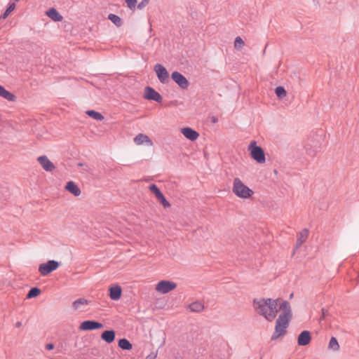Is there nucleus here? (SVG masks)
I'll return each mask as SVG.
<instances>
[{"mask_svg":"<svg viewBox=\"0 0 359 359\" xmlns=\"http://www.w3.org/2000/svg\"><path fill=\"white\" fill-rule=\"evenodd\" d=\"M15 3L9 4L5 12L1 15L0 19H6L8 16V15L15 9Z\"/></svg>","mask_w":359,"mask_h":359,"instance_id":"30","label":"nucleus"},{"mask_svg":"<svg viewBox=\"0 0 359 359\" xmlns=\"http://www.w3.org/2000/svg\"><path fill=\"white\" fill-rule=\"evenodd\" d=\"M21 325H22V323H21V322H20V321H18V322H17V323H15V327H21Z\"/></svg>","mask_w":359,"mask_h":359,"instance_id":"37","label":"nucleus"},{"mask_svg":"<svg viewBox=\"0 0 359 359\" xmlns=\"http://www.w3.org/2000/svg\"><path fill=\"white\" fill-rule=\"evenodd\" d=\"M144 98L147 100L155 101L158 103H161L163 102L162 96L150 86L144 88Z\"/></svg>","mask_w":359,"mask_h":359,"instance_id":"9","label":"nucleus"},{"mask_svg":"<svg viewBox=\"0 0 359 359\" xmlns=\"http://www.w3.org/2000/svg\"><path fill=\"white\" fill-rule=\"evenodd\" d=\"M275 93H276V95H277V97L280 99L283 98L287 95V92H286L285 89L284 88V87H283V86L276 87L275 89Z\"/></svg>","mask_w":359,"mask_h":359,"instance_id":"31","label":"nucleus"},{"mask_svg":"<svg viewBox=\"0 0 359 359\" xmlns=\"http://www.w3.org/2000/svg\"><path fill=\"white\" fill-rule=\"evenodd\" d=\"M177 287V284L170 280H161L156 286V290L161 294H167Z\"/></svg>","mask_w":359,"mask_h":359,"instance_id":"6","label":"nucleus"},{"mask_svg":"<svg viewBox=\"0 0 359 359\" xmlns=\"http://www.w3.org/2000/svg\"><path fill=\"white\" fill-rule=\"evenodd\" d=\"M84 165H84L83 163H79L77 164V166H78V167H83V166H84Z\"/></svg>","mask_w":359,"mask_h":359,"instance_id":"39","label":"nucleus"},{"mask_svg":"<svg viewBox=\"0 0 359 359\" xmlns=\"http://www.w3.org/2000/svg\"><path fill=\"white\" fill-rule=\"evenodd\" d=\"M108 19L110 21H111L118 27H121L123 25L122 19L119 16H118L114 13L109 14Z\"/></svg>","mask_w":359,"mask_h":359,"instance_id":"25","label":"nucleus"},{"mask_svg":"<svg viewBox=\"0 0 359 359\" xmlns=\"http://www.w3.org/2000/svg\"><path fill=\"white\" fill-rule=\"evenodd\" d=\"M309 142H312L313 144H310L309 142L306 143L305 145V149L307 155L313 157L316 156L317 152L318 151V149L320 147L319 142H314L313 140H309Z\"/></svg>","mask_w":359,"mask_h":359,"instance_id":"14","label":"nucleus"},{"mask_svg":"<svg viewBox=\"0 0 359 359\" xmlns=\"http://www.w3.org/2000/svg\"><path fill=\"white\" fill-rule=\"evenodd\" d=\"M103 327V324L100 322L88 320L80 324L79 329L83 331H91L102 329Z\"/></svg>","mask_w":359,"mask_h":359,"instance_id":"11","label":"nucleus"},{"mask_svg":"<svg viewBox=\"0 0 359 359\" xmlns=\"http://www.w3.org/2000/svg\"><path fill=\"white\" fill-rule=\"evenodd\" d=\"M311 341V332L308 330L302 331L297 337V344L299 346H305L310 344Z\"/></svg>","mask_w":359,"mask_h":359,"instance_id":"12","label":"nucleus"},{"mask_svg":"<svg viewBox=\"0 0 359 359\" xmlns=\"http://www.w3.org/2000/svg\"><path fill=\"white\" fill-rule=\"evenodd\" d=\"M309 236V230L307 229H304L301 231L298 235V238L297 239L296 243V249L299 248L308 238Z\"/></svg>","mask_w":359,"mask_h":359,"instance_id":"21","label":"nucleus"},{"mask_svg":"<svg viewBox=\"0 0 359 359\" xmlns=\"http://www.w3.org/2000/svg\"><path fill=\"white\" fill-rule=\"evenodd\" d=\"M134 142L136 144L140 145L144 143H146L149 145H152V141L151 139L146 135L140 133L135 136L134 138Z\"/></svg>","mask_w":359,"mask_h":359,"instance_id":"19","label":"nucleus"},{"mask_svg":"<svg viewBox=\"0 0 359 359\" xmlns=\"http://www.w3.org/2000/svg\"><path fill=\"white\" fill-rule=\"evenodd\" d=\"M156 358V353H151L149 355L147 356L146 359H155Z\"/></svg>","mask_w":359,"mask_h":359,"instance_id":"36","label":"nucleus"},{"mask_svg":"<svg viewBox=\"0 0 359 359\" xmlns=\"http://www.w3.org/2000/svg\"><path fill=\"white\" fill-rule=\"evenodd\" d=\"M118 346L126 351H129L133 348L132 344L126 338H123L118 340Z\"/></svg>","mask_w":359,"mask_h":359,"instance_id":"24","label":"nucleus"},{"mask_svg":"<svg viewBox=\"0 0 359 359\" xmlns=\"http://www.w3.org/2000/svg\"><path fill=\"white\" fill-rule=\"evenodd\" d=\"M60 265V263L55 260H48L46 263L41 264L39 266V272L43 276H46L51 272L55 271Z\"/></svg>","mask_w":359,"mask_h":359,"instance_id":"5","label":"nucleus"},{"mask_svg":"<svg viewBox=\"0 0 359 359\" xmlns=\"http://www.w3.org/2000/svg\"><path fill=\"white\" fill-rule=\"evenodd\" d=\"M128 7L130 10H134L136 7L137 0H125Z\"/></svg>","mask_w":359,"mask_h":359,"instance_id":"33","label":"nucleus"},{"mask_svg":"<svg viewBox=\"0 0 359 359\" xmlns=\"http://www.w3.org/2000/svg\"><path fill=\"white\" fill-rule=\"evenodd\" d=\"M116 338V332L114 330H105L101 334V339L107 344L112 343Z\"/></svg>","mask_w":359,"mask_h":359,"instance_id":"17","label":"nucleus"},{"mask_svg":"<svg viewBox=\"0 0 359 359\" xmlns=\"http://www.w3.org/2000/svg\"><path fill=\"white\" fill-rule=\"evenodd\" d=\"M54 347H55V346H54V344H52V343H49V344H47L46 345V348L47 350H53V349L54 348Z\"/></svg>","mask_w":359,"mask_h":359,"instance_id":"35","label":"nucleus"},{"mask_svg":"<svg viewBox=\"0 0 359 359\" xmlns=\"http://www.w3.org/2000/svg\"><path fill=\"white\" fill-rule=\"evenodd\" d=\"M0 96L11 102H14L16 100L15 95L8 91L1 85H0Z\"/></svg>","mask_w":359,"mask_h":359,"instance_id":"22","label":"nucleus"},{"mask_svg":"<svg viewBox=\"0 0 359 359\" xmlns=\"http://www.w3.org/2000/svg\"><path fill=\"white\" fill-rule=\"evenodd\" d=\"M149 1L150 0H142V1L137 6V8L138 9L144 8L149 4Z\"/></svg>","mask_w":359,"mask_h":359,"instance_id":"34","label":"nucleus"},{"mask_svg":"<svg viewBox=\"0 0 359 359\" xmlns=\"http://www.w3.org/2000/svg\"><path fill=\"white\" fill-rule=\"evenodd\" d=\"M86 114L90 118L97 121H102L104 118V116L101 113L94 110H88Z\"/></svg>","mask_w":359,"mask_h":359,"instance_id":"27","label":"nucleus"},{"mask_svg":"<svg viewBox=\"0 0 359 359\" xmlns=\"http://www.w3.org/2000/svg\"><path fill=\"white\" fill-rule=\"evenodd\" d=\"M87 304H88V301L87 299L84 298H79L72 303V306L74 310H78L81 308V306Z\"/></svg>","mask_w":359,"mask_h":359,"instance_id":"28","label":"nucleus"},{"mask_svg":"<svg viewBox=\"0 0 359 359\" xmlns=\"http://www.w3.org/2000/svg\"><path fill=\"white\" fill-rule=\"evenodd\" d=\"M212 121L213 123H216V122L217 121V118L216 117L213 116V117L212 118Z\"/></svg>","mask_w":359,"mask_h":359,"instance_id":"38","label":"nucleus"},{"mask_svg":"<svg viewBox=\"0 0 359 359\" xmlns=\"http://www.w3.org/2000/svg\"><path fill=\"white\" fill-rule=\"evenodd\" d=\"M339 348L340 346L337 338L334 337H331L328 344V349L332 350L333 351H338L339 350Z\"/></svg>","mask_w":359,"mask_h":359,"instance_id":"26","label":"nucleus"},{"mask_svg":"<svg viewBox=\"0 0 359 359\" xmlns=\"http://www.w3.org/2000/svg\"><path fill=\"white\" fill-rule=\"evenodd\" d=\"M322 312H323V315L325 316V309H322Z\"/></svg>","mask_w":359,"mask_h":359,"instance_id":"40","label":"nucleus"},{"mask_svg":"<svg viewBox=\"0 0 359 359\" xmlns=\"http://www.w3.org/2000/svg\"><path fill=\"white\" fill-rule=\"evenodd\" d=\"M280 309L283 310V312L276 320L275 331L271 336V340H276L286 334V329L289 326V323L292 316L290 304L287 301H282L280 304Z\"/></svg>","mask_w":359,"mask_h":359,"instance_id":"2","label":"nucleus"},{"mask_svg":"<svg viewBox=\"0 0 359 359\" xmlns=\"http://www.w3.org/2000/svg\"><path fill=\"white\" fill-rule=\"evenodd\" d=\"M251 157L258 163H264L266 161L265 153L264 149L257 145L256 141H252L248 147Z\"/></svg>","mask_w":359,"mask_h":359,"instance_id":"4","label":"nucleus"},{"mask_svg":"<svg viewBox=\"0 0 359 359\" xmlns=\"http://www.w3.org/2000/svg\"><path fill=\"white\" fill-rule=\"evenodd\" d=\"M282 301L281 299H255L253 300V305L256 311L260 315L264 316L268 321H273L278 313V303Z\"/></svg>","mask_w":359,"mask_h":359,"instance_id":"1","label":"nucleus"},{"mask_svg":"<svg viewBox=\"0 0 359 359\" xmlns=\"http://www.w3.org/2000/svg\"><path fill=\"white\" fill-rule=\"evenodd\" d=\"M189 308L192 312L200 313L204 310L205 306L201 302L196 301L190 304Z\"/></svg>","mask_w":359,"mask_h":359,"instance_id":"23","label":"nucleus"},{"mask_svg":"<svg viewBox=\"0 0 359 359\" xmlns=\"http://www.w3.org/2000/svg\"><path fill=\"white\" fill-rule=\"evenodd\" d=\"M232 192L238 198L243 199L250 198L254 194V191L238 177L233 179Z\"/></svg>","mask_w":359,"mask_h":359,"instance_id":"3","label":"nucleus"},{"mask_svg":"<svg viewBox=\"0 0 359 359\" xmlns=\"http://www.w3.org/2000/svg\"><path fill=\"white\" fill-rule=\"evenodd\" d=\"M41 293V290L37 287H32L27 294V299H32V298H34V297H36L37 296H39Z\"/></svg>","mask_w":359,"mask_h":359,"instance_id":"29","label":"nucleus"},{"mask_svg":"<svg viewBox=\"0 0 359 359\" xmlns=\"http://www.w3.org/2000/svg\"><path fill=\"white\" fill-rule=\"evenodd\" d=\"M42 168L47 172H52L55 166L46 156H41L37 158Z\"/></svg>","mask_w":359,"mask_h":359,"instance_id":"13","label":"nucleus"},{"mask_svg":"<svg viewBox=\"0 0 359 359\" xmlns=\"http://www.w3.org/2000/svg\"><path fill=\"white\" fill-rule=\"evenodd\" d=\"M46 15L48 18L55 22H60L63 18L60 13L54 8H51L46 11Z\"/></svg>","mask_w":359,"mask_h":359,"instance_id":"20","label":"nucleus"},{"mask_svg":"<svg viewBox=\"0 0 359 359\" xmlns=\"http://www.w3.org/2000/svg\"><path fill=\"white\" fill-rule=\"evenodd\" d=\"M154 69L161 83H168L169 82V74L165 67L161 64H156L154 66Z\"/></svg>","mask_w":359,"mask_h":359,"instance_id":"7","label":"nucleus"},{"mask_svg":"<svg viewBox=\"0 0 359 359\" xmlns=\"http://www.w3.org/2000/svg\"><path fill=\"white\" fill-rule=\"evenodd\" d=\"M65 189L75 196H79L81 193L79 187L73 181L68 182L65 186Z\"/></svg>","mask_w":359,"mask_h":359,"instance_id":"18","label":"nucleus"},{"mask_svg":"<svg viewBox=\"0 0 359 359\" xmlns=\"http://www.w3.org/2000/svg\"><path fill=\"white\" fill-rule=\"evenodd\" d=\"M149 189L151 191L152 194L155 195L157 200L164 208L170 207V203L167 201V199L163 196V193L161 191L157 185H156L155 184H152L149 185Z\"/></svg>","mask_w":359,"mask_h":359,"instance_id":"8","label":"nucleus"},{"mask_svg":"<svg viewBox=\"0 0 359 359\" xmlns=\"http://www.w3.org/2000/svg\"><path fill=\"white\" fill-rule=\"evenodd\" d=\"M181 132L187 139L191 141L197 140L199 136V134L197 131L189 127L182 128Z\"/></svg>","mask_w":359,"mask_h":359,"instance_id":"15","label":"nucleus"},{"mask_svg":"<svg viewBox=\"0 0 359 359\" xmlns=\"http://www.w3.org/2000/svg\"><path fill=\"white\" fill-rule=\"evenodd\" d=\"M171 78L182 89H187L189 82L187 79L180 72L175 71L171 74Z\"/></svg>","mask_w":359,"mask_h":359,"instance_id":"10","label":"nucleus"},{"mask_svg":"<svg viewBox=\"0 0 359 359\" xmlns=\"http://www.w3.org/2000/svg\"><path fill=\"white\" fill-rule=\"evenodd\" d=\"M109 291L111 299L117 301L121 298L122 294V288L120 285H116L114 286H111L109 287Z\"/></svg>","mask_w":359,"mask_h":359,"instance_id":"16","label":"nucleus"},{"mask_svg":"<svg viewBox=\"0 0 359 359\" xmlns=\"http://www.w3.org/2000/svg\"><path fill=\"white\" fill-rule=\"evenodd\" d=\"M244 45V41L240 36H237L235 39L234 47L237 50H240Z\"/></svg>","mask_w":359,"mask_h":359,"instance_id":"32","label":"nucleus"}]
</instances>
